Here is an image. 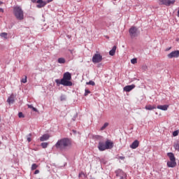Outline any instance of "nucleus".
Wrapping results in <instances>:
<instances>
[{"label":"nucleus","instance_id":"1","mask_svg":"<svg viewBox=\"0 0 179 179\" xmlns=\"http://www.w3.org/2000/svg\"><path fill=\"white\" fill-rule=\"evenodd\" d=\"M72 146V141L71 139L68 138H64L59 140L56 144V149H59V150H66V149H69Z\"/></svg>","mask_w":179,"mask_h":179},{"label":"nucleus","instance_id":"2","mask_svg":"<svg viewBox=\"0 0 179 179\" xmlns=\"http://www.w3.org/2000/svg\"><path fill=\"white\" fill-rule=\"evenodd\" d=\"M13 14L17 20H23L24 19V13L21 6H15L13 7Z\"/></svg>","mask_w":179,"mask_h":179},{"label":"nucleus","instance_id":"3","mask_svg":"<svg viewBox=\"0 0 179 179\" xmlns=\"http://www.w3.org/2000/svg\"><path fill=\"white\" fill-rule=\"evenodd\" d=\"M71 79L72 76L71 75V73H64L63 78L62 79V85H63V86H72V82L69 81Z\"/></svg>","mask_w":179,"mask_h":179},{"label":"nucleus","instance_id":"4","mask_svg":"<svg viewBox=\"0 0 179 179\" xmlns=\"http://www.w3.org/2000/svg\"><path fill=\"white\" fill-rule=\"evenodd\" d=\"M129 33L131 38H135V37H138V36H139V31H138V28L135 27H131L129 30Z\"/></svg>","mask_w":179,"mask_h":179},{"label":"nucleus","instance_id":"5","mask_svg":"<svg viewBox=\"0 0 179 179\" xmlns=\"http://www.w3.org/2000/svg\"><path fill=\"white\" fill-rule=\"evenodd\" d=\"M176 0H159V5H165V6H170V5H174Z\"/></svg>","mask_w":179,"mask_h":179},{"label":"nucleus","instance_id":"6","mask_svg":"<svg viewBox=\"0 0 179 179\" xmlns=\"http://www.w3.org/2000/svg\"><path fill=\"white\" fill-rule=\"evenodd\" d=\"M103 61V56L100 54H95L92 57V62L94 64H99V62H101Z\"/></svg>","mask_w":179,"mask_h":179},{"label":"nucleus","instance_id":"7","mask_svg":"<svg viewBox=\"0 0 179 179\" xmlns=\"http://www.w3.org/2000/svg\"><path fill=\"white\" fill-rule=\"evenodd\" d=\"M115 174L117 177H120V179H127V173L121 169L117 170Z\"/></svg>","mask_w":179,"mask_h":179},{"label":"nucleus","instance_id":"8","mask_svg":"<svg viewBox=\"0 0 179 179\" xmlns=\"http://www.w3.org/2000/svg\"><path fill=\"white\" fill-rule=\"evenodd\" d=\"M168 58H178L179 57V50H175L171 52V53L168 54L167 55Z\"/></svg>","mask_w":179,"mask_h":179},{"label":"nucleus","instance_id":"9","mask_svg":"<svg viewBox=\"0 0 179 179\" xmlns=\"http://www.w3.org/2000/svg\"><path fill=\"white\" fill-rule=\"evenodd\" d=\"M98 149L100 150V152H104V150H107L106 143L100 141L98 145Z\"/></svg>","mask_w":179,"mask_h":179},{"label":"nucleus","instance_id":"10","mask_svg":"<svg viewBox=\"0 0 179 179\" xmlns=\"http://www.w3.org/2000/svg\"><path fill=\"white\" fill-rule=\"evenodd\" d=\"M106 150L113 149L114 148V143L110 140H107L105 143Z\"/></svg>","mask_w":179,"mask_h":179},{"label":"nucleus","instance_id":"11","mask_svg":"<svg viewBox=\"0 0 179 179\" xmlns=\"http://www.w3.org/2000/svg\"><path fill=\"white\" fill-rule=\"evenodd\" d=\"M37 7L38 8H44V6H45L47 5V1H44L43 0H38L37 1Z\"/></svg>","mask_w":179,"mask_h":179},{"label":"nucleus","instance_id":"12","mask_svg":"<svg viewBox=\"0 0 179 179\" xmlns=\"http://www.w3.org/2000/svg\"><path fill=\"white\" fill-rule=\"evenodd\" d=\"M133 89H135V85H127L123 88L124 92H131Z\"/></svg>","mask_w":179,"mask_h":179},{"label":"nucleus","instance_id":"13","mask_svg":"<svg viewBox=\"0 0 179 179\" xmlns=\"http://www.w3.org/2000/svg\"><path fill=\"white\" fill-rule=\"evenodd\" d=\"M8 104H13L15 103V96L11 94L7 99Z\"/></svg>","mask_w":179,"mask_h":179},{"label":"nucleus","instance_id":"14","mask_svg":"<svg viewBox=\"0 0 179 179\" xmlns=\"http://www.w3.org/2000/svg\"><path fill=\"white\" fill-rule=\"evenodd\" d=\"M159 110H162V111H167L169 108V105H159L157 106Z\"/></svg>","mask_w":179,"mask_h":179},{"label":"nucleus","instance_id":"15","mask_svg":"<svg viewBox=\"0 0 179 179\" xmlns=\"http://www.w3.org/2000/svg\"><path fill=\"white\" fill-rule=\"evenodd\" d=\"M139 146V141L138 140L134 141L130 145L131 149H136Z\"/></svg>","mask_w":179,"mask_h":179},{"label":"nucleus","instance_id":"16","mask_svg":"<svg viewBox=\"0 0 179 179\" xmlns=\"http://www.w3.org/2000/svg\"><path fill=\"white\" fill-rule=\"evenodd\" d=\"M167 166L168 167H176L177 166V162H176V161H169L167 162Z\"/></svg>","mask_w":179,"mask_h":179},{"label":"nucleus","instance_id":"17","mask_svg":"<svg viewBox=\"0 0 179 179\" xmlns=\"http://www.w3.org/2000/svg\"><path fill=\"white\" fill-rule=\"evenodd\" d=\"M50 139V135L44 134L40 138L41 142H44L45 141H48Z\"/></svg>","mask_w":179,"mask_h":179},{"label":"nucleus","instance_id":"18","mask_svg":"<svg viewBox=\"0 0 179 179\" xmlns=\"http://www.w3.org/2000/svg\"><path fill=\"white\" fill-rule=\"evenodd\" d=\"M167 156L168 157H169L170 161L176 162V157L174 156V154L173 152H168Z\"/></svg>","mask_w":179,"mask_h":179},{"label":"nucleus","instance_id":"19","mask_svg":"<svg viewBox=\"0 0 179 179\" xmlns=\"http://www.w3.org/2000/svg\"><path fill=\"white\" fill-rule=\"evenodd\" d=\"M117 50V46H113L112 50L109 52V55H111L112 57L115 55V51Z\"/></svg>","mask_w":179,"mask_h":179},{"label":"nucleus","instance_id":"20","mask_svg":"<svg viewBox=\"0 0 179 179\" xmlns=\"http://www.w3.org/2000/svg\"><path fill=\"white\" fill-rule=\"evenodd\" d=\"M155 108H156V106H152L150 105L145 106V110H155Z\"/></svg>","mask_w":179,"mask_h":179},{"label":"nucleus","instance_id":"21","mask_svg":"<svg viewBox=\"0 0 179 179\" xmlns=\"http://www.w3.org/2000/svg\"><path fill=\"white\" fill-rule=\"evenodd\" d=\"M108 122H105L104 124L101 127V131H104L108 127Z\"/></svg>","mask_w":179,"mask_h":179},{"label":"nucleus","instance_id":"22","mask_svg":"<svg viewBox=\"0 0 179 179\" xmlns=\"http://www.w3.org/2000/svg\"><path fill=\"white\" fill-rule=\"evenodd\" d=\"M57 62L59 64H65V59L62 58V57H60V58L58 59Z\"/></svg>","mask_w":179,"mask_h":179},{"label":"nucleus","instance_id":"23","mask_svg":"<svg viewBox=\"0 0 179 179\" xmlns=\"http://www.w3.org/2000/svg\"><path fill=\"white\" fill-rule=\"evenodd\" d=\"M60 100H61V101H66V95L62 94L61 96H60Z\"/></svg>","mask_w":179,"mask_h":179},{"label":"nucleus","instance_id":"24","mask_svg":"<svg viewBox=\"0 0 179 179\" xmlns=\"http://www.w3.org/2000/svg\"><path fill=\"white\" fill-rule=\"evenodd\" d=\"M1 37H3V38H8V33L3 32L0 34Z\"/></svg>","mask_w":179,"mask_h":179},{"label":"nucleus","instance_id":"25","mask_svg":"<svg viewBox=\"0 0 179 179\" xmlns=\"http://www.w3.org/2000/svg\"><path fill=\"white\" fill-rule=\"evenodd\" d=\"M41 146H42V148H43V149H45V148H47L48 146V143H42L41 144Z\"/></svg>","mask_w":179,"mask_h":179},{"label":"nucleus","instance_id":"26","mask_svg":"<svg viewBox=\"0 0 179 179\" xmlns=\"http://www.w3.org/2000/svg\"><path fill=\"white\" fill-rule=\"evenodd\" d=\"M27 76H24V78H22L21 83H27Z\"/></svg>","mask_w":179,"mask_h":179},{"label":"nucleus","instance_id":"27","mask_svg":"<svg viewBox=\"0 0 179 179\" xmlns=\"http://www.w3.org/2000/svg\"><path fill=\"white\" fill-rule=\"evenodd\" d=\"M173 148L176 149V150H178L179 152V143H175L173 145Z\"/></svg>","mask_w":179,"mask_h":179},{"label":"nucleus","instance_id":"28","mask_svg":"<svg viewBox=\"0 0 179 179\" xmlns=\"http://www.w3.org/2000/svg\"><path fill=\"white\" fill-rule=\"evenodd\" d=\"M62 79L61 80L58 79L55 80V83H57V86H59V85H62Z\"/></svg>","mask_w":179,"mask_h":179},{"label":"nucleus","instance_id":"29","mask_svg":"<svg viewBox=\"0 0 179 179\" xmlns=\"http://www.w3.org/2000/svg\"><path fill=\"white\" fill-rule=\"evenodd\" d=\"M27 141H28V142H31V134L27 136Z\"/></svg>","mask_w":179,"mask_h":179},{"label":"nucleus","instance_id":"30","mask_svg":"<svg viewBox=\"0 0 179 179\" xmlns=\"http://www.w3.org/2000/svg\"><path fill=\"white\" fill-rule=\"evenodd\" d=\"M38 167V166H37V164H33L31 166V170H36V169H37Z\"/></svg>","mask_w":179,"mask_h":179},{"label":"nucleus","instance_id":"31","mask_svg":"<svg viewBox=\"0 0 179 179\" xmlns=\"http://www.w3.org/2000/svg\"><path fill=\"white\" fill-rule=\"evenodd\" d=\"M18 117H19V118H24V115H23V113L20 112L18 113Z\"/></svg>","mask_w":179,"mask_h":179},{"label":"nucleus","instance_id":"32","mask_svg":"<svg viewBox=\"0 0 179 179\" xmlns=\"http://www.w3.org/2000/svg\"><path fill=\"white\" fill-rule=\"evenodd\" d=\"M87 85H91V86H94V85H96V83L94 81H89L88 83H87Z\"/></svg>","mask_w":179,"mask_h":179},{"label":"nucleus","instance_id":"33","mask_svg":"<svg viewBox=\"0 0 179 179\" xmlns=\"http://www.w3.org/2000/svg\"><path fill=\"white\" fill-rule=\"evenodd\" d=\"M85 94H84V96H87L88 94H90V90H85Z\"/></svg>","mask_w":179,"mask_h":179},{"label":"nucleus","instance_id":"34","mask_svg":"<svg viewBox=\"0 0 179 179\" xmlns=\"http://www.w3.org/2000/svg\"><path fill=\"white\" fill-rule=\"evenodd\" d=\"M173 136H177L178 135V131H175L173 132Z\"/></svg>","mask_w":179,"mask_h":179},{"label":"nucleus","instance_id":"35","mask_svg":"<svg viewBox=\"0 0 179 179\" xmlns=\"http://www.w3.org/2000/svg\"><path fill=\"white\" fill-rule=\"evenodd\" d=\"M131 62L132 64H136L137 60H136V59H132L131 60Z\"/></svg>","mask_w":179,"mask_h":179},{"label":"nucleus","instance_id":"36","mask_svg":"<svg viewBox=\"0 0 179 179\" xmlns=\"http://www.w3.org/2000/svg\"><path fill=\"white\" fill-rule=\"evenodd\" d=\"M38 173H40V171L39 170H36L34 171V174H38Z\"/></svg>","mask_w":179,"mask_h":179},{"label":"nucleus","instance_id":"37","mask_svg":"<svg viewBox=\"0 0 179 179\" xmlns=\"http://www.w3.org/2000/svg\"><path fill=\"white\" fill-rule=\"evenodd\" d=\"M32 110H33V111L37 112V108H34V107L32 108Z\"/></svg>","mask_w":179,"mask_h":179},{"label":"nucleus","instance_id":"38","mask_svg":"<svg viewBox=\"0 0 179 179\" xmlns=\"http://www.w3.org/2000/svg\"><path fill=\"white\" fill-rule=\"evenodd\" d=\"M50 2H52V0H48V1H46V3H50Z\"/></svg>","mask_w":179,"mask_h":179},{"label":"nucleus","instance_id":"39","mask_svg":"<svg viewBox=\"0 0 179 179\" xmlns=\"http://www.w3.org/2000/svg\"><path fill=\"white\" fill-rule=\"evenodd\" d=\"M28 108H33L32 105H28Z\"/></svg>","mask_w":179,"mask_h":179},{"label":"nucleus","instance_id":"40","mask_svg":"<svg viewBox=\"0 0 179 179\" xmlns=\"http://www.w3.org/2000/svg\"><path fill=\"white\" fill-rule=\"evenodd\" d=\"M0 12H1V13H3V8H0Z\"/></svg>","mask_w":179,"mask_h":179},{"label":"nucleus","instance_id":"41","mask_svg":"<svg viewBox=\"0 0 179 179\" xmlns=\"http://www.w3.org/2000/svg\"><path fill=\"white\" fill-rule=\"evenodd\" d=\"M2 3H3V2H2V1H0V5H2Z\"/></svg>","mask_w":179,"mask_h":179},{"label":"nucleus","instance_id":"42","mask_svg":"<svg viewBox=\"0 0 179 179\" xmlns=\"http://www.w3.org/2000/svg\"><path fill=\"white\" fill-rule=\"evenodd\" d=\"M2 145V143L0 141V145Z\"/></svg>","mask_w":179,"mask_h":179},{"label":"nucleus","instance_id":"43","mask_svg":"<svg viewBox=\"0 0 179 179\" xmlns=\"http://www.w3.org/2000/svg\"><path fill=\"white\" fill-rule=\"evenodd\" d=\"M171 48H169V50H171Z\"/></svg>","mask_w":179,"mask_h":179},{"label":"nucleus","instance_id":"44","mask_svg":"<svg viewBox=\"0 0 179 179\" xmlns=\"http://www.w3.org/2000/svg\"><path fill=\"white\" fill-rule=\"evenodd\" d=\"M171 48H169V50H171Z\"/></svg>","mask_w":179,"mask_h":179},{"label":"nucleus","instance_id":"45","mask_svg":"<svg viewBox=\"0 0 179 179\" xmlns=\"http://www.w3.org/2000/svg\"><path fill=\"white\" fill-rule=\"evenodd\" d=\"M0 179H2V178L0 177Z\"/></svg>","mask_w":179,"mask_h":179},{"label":"nucleus","instance_id":"46","mask_svg":"<svg viewBox=\"0 0 179 179\" xmlns=\"http://www.w3.org/2000/svg\"><path fill=\"white\" fill-rule=\"evenodd\" d=\"M0 121H1V117H0Z\"/></svg>","mask_w":179,"mask_h":179}]
</instances>
